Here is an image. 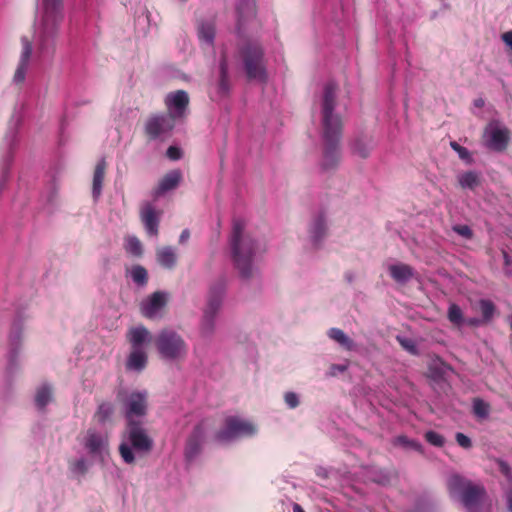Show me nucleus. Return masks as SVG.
Instances as JSON below:
<instances>
[{
  "label": "nucleus",
  "instance_id": "nucleus-1",
  "mask_svg": "<svg viewBox=\"0 0 512 512\" xmlns=\"http://www.w3.org/2000/svg\"><path fill=\"white\" fill-rule=\"evenodd\" d=\"M336 84L330 82L324 86L321 103V123L324 141L323 160L321 167L325 171L335 169L340 162V140L343 121L340 114L335 113Z\"/></svg>",
  "mask_w": 512,
  "mask_h": 512
},
{
  "label": "nucleus",
  "instance_id": "nucleus-2",
  "mask_svg": "<svg viewBox=\"0 0 512 512\" xmlns=\"http://www.w3.org/2000/svg\"><path fill=\"white\" fill-rule=\"evenodd\" d=\"M230 248L235 267L244 279L253 275V261L258 250L256 240L245 232V222L241 219L233 221L230 236Z\"/></svg>",
  "mask_w": 512,
  "mask_h": 512
},
{
  "label": "nucleus",
  "instance_id": "nucleus-3",
  "mask_svg": "<svg viewBox=\"0 0 512 512\" xmlns=\"http://www.w3.org/2000/svg\"><path fill=\"white\" fill-rule=\"evenodd\" d=\"M125 439L126 442L119 445V453L126 464H134L136 455L147 456L153 450L154 441L143 421L126 423Z\"/></svg>",
  "mask_w": 512,
  "mask_h": 512
},
{
  "label": "nucleus",
  "instance_id": "nucleus-4",
  "mask_svg": "<svg viewBox=\"0 0 512 512\" xmlns=\"http://www.w3.org/2000/svg\"><path fill=\"white\" fill-rule=\"evenodd\" d=\"M447 487L451 496H457L468 512H479L480 506L486 497L483 485L458 475H452L448 479Z\"/></svg>",
  "mask_w": 512,
  "mask_h": 512
},
{
  "label": "nucleus",
  "instance_id": "nucleus-5",
  "mask_svg": "<svg viewBox=\"0 0 512 512\" xmlns=\"http://www.w3.org/2000/svg\"><path fill=\"white\" fill-rule=\"evenodd\" d=\"M127 340L131 345V352L126 361L128 370L142 371L147 366L148 355L143 345L150 342L152 335L144 325L131 327L127 334Z\"/></svg>",
  "mask_w": 512,
  "mask_h": 512
},
{
  "label": "nucleus",
  "instance_id": "nucleus-6",
  "mask_svg": "<svg viewBox=\"0 0 512 512\" xmlns=\"http://www.w3.org/2000/svg\"><path fill=\"white\" fill-rule=\"evenodd\" d=\"M224 293L225 284L223 281H219L210 287L200 324V334L203 338H211L216 331V318L222 307Z\"/></svg>",
  "mask_w": 512,
  "mask_h": 512
},
{
  "label": "nucleus",
  "instance_id": "nucleus-7",
  "mask_svg": "<svg viewBox=\"0 0 512 512\" xmlns=\"http://www.w3.org/2000/svg\"><path fill=\"white\" fill-rule=\"evenodd\" d=\"M155 346L161 358L183 360L188 354V345L183 337L172 329H162L155 337Z\"/></svg>",
  "mask_w": 512,
  "mask_h": 512
},
{
  "label": "nucleus",
  "instance_id": "nucleus-8",
  "mask_svg": "<svg viewBox=\"0 0 512 512\" xmlns=\"http://www.w3.org/2000/svg\"><path fill=\"white\" fill-rule=\"evenodd\" d=\"M241 58L246 76L249 80L267 81L264 49L258 42H249L242 47Z\"/></svg>",
  "mask_w": 512,
  "mask_h": 512
},
{
  "label": "nucleus",
  "instance_id": "nucleus-9",
  "mask_svg": "<svg viewBox=\"0 0 512 512\" xmlns=\"http://www.w3.org/2000/svg\"><path fill=\"white\" fill-rule=\"evenodd\" d=\"M117 401L121 405L126 423L142 421L148 412V393L146 391L119 390Z\"/></svg>",
  "mask_w": 512,
  "mask_h": 512
},
{
  "label": "nucleus",
  "instance_id": "nucleus-10",
  "mask_svg": "<svg viewBox=\"0 0 512 512\" xmlns=\"http://www.w3.org/2000/svg\"><path fill=\"white\" fill-rule=\"evenodd\" d=\"M256 431L253 423L236 416H229L225 419L224 428L215 434V439L219 442H228L236 438L252 436Z\"/></svg>",
  "mask_w": 512,
  "mask_h": 512
},
{
  "label": "nucleus",
  "instance_id": "nucleus-11",
  "mask_svg": "<svg viewBox=\"0 0 512 512\" xmlns=\"http://www.w3.org/2000/svg\"><path fill=\"white\" fill-rule=\"evenodd\" d=\"M61 0H43L42 35L40 49L43 50L48 38L54 36L57 24L62 19Z\"/></svg>",
  "mask_w": 512,
  "mask_h": 512
},
{
  "label": "nucleus",
  "instance_id": "nucleus-12",
  "mask_svg": "<svg viewBox=\"0 0 512 512\" xmlns=\"http://www.w3.org/2000/svg\"><path fill=\"white\" fill-rule=\"evenodd\" d=\"M173 115L153 114L145 123V134L149 140H155L160 135L171 131L174 128Z\"/></svg>",
  "mask_w": 512,
  "mask_h": 512
},
{
  "label": "nucleus",
  "instance_id": "nucleus-13",
  "mask_svg": "<svg viewBox=\"0 0 512 512\" xmlns=\"http://www.w3.org/2000/svg\"><path fill=\"white\" fill-rule=\"evenodd\" d=\"M161 211L150 202H144L140 208V219L148 235L158 236Z\"/></svg>",
  "mask_w": 512,
  "mask_h": 512
},
{
  "label": "nucleus",
  "instance_id": "nucleus-14",
  "mask_svg": "<svg viewBox=\"0 0 512 512\" xmlns=\"http://www.w3.org/2000/svg\"><path fill=\"white\" fill-rule=\"evenodd\" d=\"M189 101V95L184 90L169 93L165 98L168 115H173L174 120L177 117H182L188 108Z\"/></svg>",
  "mask_w": 512,
  "mask_h": 512
},
{
  "label": "nucleus",
  "instance_id": "nucleus-15",
  "mask_svg": "<svg viewBox=\"0 0 512 512\" xmlns=\"http://www.w3.org/2000/svg\"><path fill=\"white\" fill-rule=\"evenodd\" d=\"M167 304V296L162 291L152 293L148 299L141 304V313L148 319L160 316L161 311Z\"/></svg>",
  "mask_w": 512,
  "mask_h": 512
},
{
  "label": "nucleus",
  "instance_id": "nucleus-16",
  "mask_svg": "<svg viewBox=\"0 0 512 512\" xmlns=\"http://www.w3.org/2000/svg\"><path fill=\"white\" fill-rule=\"evenodd\" d=\"M82 443L90 455L97 456L105 450L108 441L102 433L90 428L87 430Z\"/></svg>",
  "mask_w": 512,
  "mask_h": 512
},
{
  "label": "nucleus",
  "instance_id": "nucleus-17",
  "mask_svg": "<svg viewBox=\"0 0 512 512\" xmlns=\"http://www.w3.org/2000/svg\"><path fill=\"white\" fill-rule=\"evenodd\" d=\"M205 430L202 423L196 425L188 437L185 446V457L188 460L195 458L201 451V446L204 441Z\"/></svg>",
  "mask_w": 512,
  "mask_h": 512
},
{
  "label": "nucleus",
  "instance_id": "nucleus-18",
  "mask_svg": "<svg viewBox=\"0 0 512 512\" xmlns=\"http://www.w3.org/2000/svg\"><path fill=\"white\" fill-rule=\"evenodd\" d=\"M22 52L19 60L18 67L15 71L13 81L16 84H22L25 80L26 70L32 54V43L27 37L21 38Z\"/></svg>",
  "mask_w": 512,
  "mask_h": 512
},
{
  "label": "nucleus",
  "instance_id": "nucleus-19",
  "mask_svg": "<svg viewBox=\"0 0 512 512\" xmlns=\"http://www.w3.org/2000/svg\"><path fill=\"white\" fill-rule=\"evenodd\" d=\"M237 31L242 33L247 22L253 20L256 15L255 0H240L237 7Z\"/></svg>",
  "mask_w": 512,
  "mask_h": 512
},
{
  "label": "nucleus",
  "instance_id": "nucleus-20",
  "mask_svg": "<svg viewBox=\"0 0 512 512\" xmlns=\"http://www.w3.org/2000/svg\"><path fill=\"white\" fill-rule=\"evenodd\" d=\"M510 141V131L507 128L495 127L489 133V139L486 146L496 152L504 151Z\"/></svg>",
  "mask_w": 512,
  "mask_h": 512
},
{
  "label": "nucleus",
  "instance_id": "nucleus-21",
  "mask_svg": "<svg viewBox=\"0 0 512 512\" xmlns=\"http://www.w3.org/2000/svg\"><path fill=\"white\" fill-rule=\"evenodd\" d=\"M182 180V173L175 169L166 173L159 181L157 187L154 188L152 194L154 198H158L167 191L175 189Z\"/></svg>",
  "mask_w": 512,
  "mask_h": 512
},
{
  "label": "nucleus",
  "instance_id": "nucleus-22",
  "mask_svg": "<svg viewBox=\"0 0 512 512\" xmlns=\"http://www.w3.org/2000/svg\"><path fill=\"white\" fill-rule=\"evenodd\" d=\"M156 260L160 266L172 270L177 264L176 250L171 246H163L156 249Z\"/></svg>",
  "mask_w": 512,
  "mask_h": 512
},
{
  "label": "nucleus",
  "instance_id": "nucleus-23",
  "mask_svg": "<svg viewBox=\"0 0 512 512\" xmlns=\"http://www.w3.org/2000/svg\"><path fill=\"white\" fill-rule=\"evenodd\" d=\"M390 276L399 283H405L414 276V271L408 264L400 263L389 267Z\"/></svg>",
  "mask_w": 512,
  "mask_h": 512
},
{
  "label": "nucleus",
  "instance_id": "nucleus-24",
  "mask_svg": "<svg viewBox=\"0 0 512 512\" xmlns=\"http://www.w3.org/2000/svg\"><path fill=\"white\" fill-rule=\"evenodd\" d=\"M106 161L104 159L100 160L95 167L94 175H93V185H92V194L95 199H98L102 192V185L106 172Z\"/></svg>",
  "mask_w": 512,
  "mask_h": 512
},
{
  "label": "nucleus",
  "instance_id": "nucleus-25",
  "mask_svg": "<svg viewBox=\"0 0 512 512\" xmlns=\"http://www.w3.org/2000/svg\"><path fill=\"white\" fill-rule=\"evenodd\" d=\"M327 232L326 221L322 215L317 216L310 228V236L315 244H318Z\"/></svg>",
  "mask_w": 512,
  "mask_h": 512
},
{
  "label": "nucleus",
  "instance_id": "nucleus-26",
  "mask_svg": "<svg viewBox=\"0 0 512 512\" xmlns=\"http://www.w3.org/2000/svg\"><path fill=\"white\" fill-rule=\"evenodd\" d=\"M328 336L346 350L351 351L354 349V341L348 337L341 329L331 328L328 331Z\"/></svg>",
  "mask_w": 512,
  "mask_h": 512
},
{
  "label": "nucleus",
  "instance_id": "nucleus-27",
  "mask_svg": "<svg viewBox=\"0 0 512 512\" xmlns=\"http://www.w3.org/2000/svg\"><path fill=\"white\" fill-rule=\"evenodd\" d=\"M114 414V406L110 402H102L98 405L97 410L94 414V419L100 423L104 424L111 420Z\"/></svg>",
  "mask_w": 512,
  "mask_h": 512
},
{
  "label": "nucleus",
  "instance_id": "nucleus-28",
  "mask_svg": "<svg viewBox=\"0 0 512 512\" xmlns=\"http://www.w3.org/2000/svg\"><path fill=\"white\" fill-rule=\"evenodd\" d=\"M220 79H219V91L223 94L229 90V76H228V62L226 55L223 54L219 64Z\"/></svg>",
  "mask_w": 512,
  "mask_h": 512
},
{
  "label": "nucleus",
  "instance_id": "nucleus-29",
  "mask_svg": "<svg viewBox=\"0 0 512 512\" xmlns=\"http://www.w3.org/2000/svg\"><path fill=\"white\" fill-rule=\"evenodd\" d=\"M458 181L462 188L471 190L475 189L480 184L479 175L473 171L463 173L459 176Z\"/></svg>",
  "mask_w": 512,
  "mask_h": 512
},
{
  "label": "nucleus",
  "instance_id": "nucleus-30",
  "mask_svg": "<svg viewBox=\"0 0 512 512\" xmlns=\"http://www.w3.org/2000/svg\"><path fill=\"white\" fill-rule=\"evenodd\" d=\"M51 399L52 388L49 385H43L38 388L35 396V402L40 409H44Z\"/></svg>",
  "mask_w": 512,
  "mask_h": 512
},
{
  "label": "nucleus",
  "instance_id": "nucleus-31",
  "mask_svg": "<svg viewBox=\"0 0 512 512\" xmlns=\"http://www.w3.org/2000/svg\"><path fill=\"white\" fill-rule=\"evenodd\" d=\"M125 250L127 253L135 257L143 255V246L136 236H128L125 240Z\"/></svg>",
  "mask_w": 512,
  "mask_h": 512
},
{
  "label": "nucleus",
  "instance_id": "nucleus-32",
  "mask_svg": "<svg viewBox=\"0 0 512 512\" xmlns=\"http://www.w3.org/2000/svg\"><path fill=\"white\" fill-rule=\"evenodd\" d=\"M448 320L455 326L460 327L464 324V317L461 308L455 304H450L447 313Z\"/></svg>",
  "mask_w": 512,
  "mask_h": 512
},
{
  "label": "nucleus",
  "instance_id": "nucleus-33",
  "mask_svg": "<svg viewBox=\"0 0 512 512\" xmlns=\"http://www.w3.org/2000/svg\"><path fill=\"white\" fill-rule=\"evenodd\" d=\"M198 35L201 41L212 44L215 37V27L212 23H202L198 28Z\"/></svg>",
  "mask_w": 512,
  "mask_h": 512
},
{
  "label": "nucleus",
  "instance_id": "nucleus-34",
  "mask_svg": "<svg viewBox=\"0 0 512 512\" xmlns=\"http://www.w3.org/2000/svg\"><path fill=\"white\" fill-rule=\"evenodd\" d=\"M131 277L133 281L139 286H145L148 282V272L146 268L141 265H134L132 267Z\"/></svg>",
  "mask_w": 512,
  "mask_h": 512
},
{
  "label": "nucleus",
  "instance_id": "nucleus-35",
  "mask_svg": "<svg viewBox=\"0 0 512 512\" xmlns=\"http://www.w3.org/2000/svg\"><path fill=\"white\" fill-rule=\"evenodd\" d=\"M473 412L479 418H486L490 412V405L480 398L473 400Z\"/></svg>",
  "mask_w": 512,
  "mask_h": 512
},
{
  "label": "nucleus",
  "instance_id": "nucleus-36",
  "mask_svg": "<svg viewBox=\"0 0 512 512\" xmlns=\"http://www.w3.org/2000/svg\"><path fill=\"white\" fill-rule=\"evenodd\" d=\"M69 469L73 474L83 476L88 471V465L85 459L80 458L69 461Z\"/></svg>",
  "mask_w": 512,
  "mask_h": 512
},
{
  "label": "nucleus",
  "instance_id": "nucleus-37",
  "mask_svg": "<svg viewBox=\"0 0 512 512\" xmlns=\"http://www.w3.org/2000/svg\"><path fill=\"white\" fill-rule=\"evenodd\" d=\"M479 307L485 321H489L495 312V305L490 300L482 299L479 302Z\"/></svg>",
  "mask_w": 512,
  "mask_h": 512
},
{
  "label": "nucleus",
  "instance_id": "nucleus-38",
  "mask_svg": "<svg viewBox=\"0 0 512 512\" xmlns=\"http://www.w3.org/2000/svg\"><path fill=\"white\" fill-rule=\"evenodd\" d=\"M450 146L458 154L460 159H462L463 161H465L469 164L472 163L473 160L471 157V153L469 152V150L467 148L461 146L456 141L450 142Z\"/></svg>",
  "mask_w": 512,
  "mask_h": 512
},
{
  "label": "nucleus",
  "instance_id": "nucleus-39",
  "mask_svg": "<svg viewBox=\"0 0 512 512\" xmlns=\"http://www.w3.org/2000/svg\"><path fill=\"white\" fill-rule=\"evenodd\" d=\"M353 153L361 158H367L370 154L371 148L362 140H356L352 146Z\"/></svg>",
  "mask_w": 512,
  "mask_h": 512
},
{
  "label": "nucleus",
  "instance_id": "nucleus-40",
  "mask_svg": "<svg viewBox=\"0 0 512 512\" xmlns=\"http://www.w3.org/2000/svg\"><path fill=\"white\" fill-rule=\"evenodd\" d=\"M425 439L429 444L436 447H442L445 444L444 437L435 431H427L425 433Z\"/></svg>",
  "mask_w": 512,
  "mask_h": 512
},
{
  "label": "nucleus",
  "instance_id": "nucleus-41",
  "mask_svg": "<svg viewBox=\"0 0 512 512\" xmlns=\"http://www.w3.org/2000/svg\"><path fill=\"white\" fill-rule=\"evenodd\" d=\"M396 443L399 445H402L404 447L412 448L414 450H418V451L421 450V445L418 442L412 441V440L408 439L406 436L397 437Z\"/></svg>",
  "mask_w": 512,
  "mask_h": 512
},
{
  "label": "nucleus",
  "instance_id": "nucleus-42",
  "mask_svg": "<svg viewBox=\"0 0 512 512\" xmlns=\"http://www.w3.org/2000/svg\"><path fill=\"white\" fill-rule=\"evenodd\" d=\"M453 231L466 239L473 237V231L468 225H455L453 226Z\"/></svg>",
  "mask_w": 512,
  "mask_h": 512
},
{
  "label": "nucleus",
  "instance_id": "nucleus-43",
  "mask_svg": "<svg viewBox=\"0 0 512 512\" xmlns=\"http://www.w3.org/2000/svg\"><path fill=\"white\" fill-rule=\"evenodd\" d=\"M285 403L291 409L296 408L299 405V399L296 393L287 392L284 396Z\"/></svg>",
  "mask_w": 512,
  "mask_h": 512
},
{
  "label": "nucleus",
  "instance_id": "nucleus-44",
  "mask_svg": "<svg viewBox=\"0 0 512 512\" xmlns=\"http://www.w3.org/2000/svg\"><path fill=\"white\" fill-rule=\"evenodd\" d=\"M455 438H456L458 445L461 446L462 448H465V449L471 448V446H472L471 439L468 436H466L465 434L458 432L456 434Z\"/></svg>",
  "mask_w": 512,
  "mask_h": 512
},
{
  "label": "nucleus",
  "instance_id": "nucleus-45",
  "mask_svg": "<svg viewBox=\"0 0 512 512\" xmlns=\"http://www.w3.org/2000/svg\"><path fill=\"white\" fill-rule=\"evenodd\" d=\"M499 471L508 479H512V470L508 463L503 460H498Z\"/></svg>",
  "mask_w": 512,
  "mask_h": 512
},
{
  "label": "nucleus",
  "instance_id": "nucleus-46",
  "mask_svg": "<svg viewBox=\"0 0 512 512\" xmlns=\"http://www.w3.org/2000/svg\"><path fill=\"white\" fill-rule=\"evenodd\" d=\"M166 155L169 159L171 160H178L181 158L182 156V152H181V149L176 147V146H170L168 147L167 151H166Z\"/></svg>",
  "mask_w": 512,
  "mask_h": 512
},
{
  "label": "nucleus",
  "instance_id": "nucleus-47",
  "mask_svg": "<svg viewBox=\"0 0 512 512\" xmlns=\"http://www.w3.org/2000/svg\"><path fill=\"white\" fill-rule=\"evenodd\" d=\"M397 340L398 342L400 343V345L405 348L406 350L412 352V353H415L416 352V348H415V345L414 343L412 342V340L410 339H407V338H401V337H397Z\"/></svg>",
  "mask_w": 512,
  "mask_h": 512
},
{
  "label": "nucleus",
  "instance_id": "nucleus-48",
  "mask_svg": "<svg viewBox=\"0 0 512 512\" xmlns=\"http://www.w3.org/2000/svg\"><path fill=\"white\" fill-rule=\"evenodd\" d=\"M347 370L346 365L333 364L330 367V375L335 376L338 372L342 373Z\"/></svg>",
  "mask_w": 512,
  "mask_h": 512
},
{
  "label": "nucleus",
  "instance_id": "nucleus-49",
  "mask_svg": "<svg viewBox=\"0 0 512 512\" xmlns=\"http://www.w3.org/2000/svg\"><path fill=\"white\" fill-rule=\"evenodd\" d=\"M502 40L503 42L512 48V31H508L502 34Z\"/></svg>",
  "mask_w": 512,
  "mask_h": 512
},
{
  "label": "nucleus",
  "instance_id": "nucleus-50",
  "mask_svg": "<svg viewBox=\"0 0 512 512\" xmlns=\"http://www.w3.org/2000/svg\"><path fill=\"white\" fill-rule=\"evenodd\" d=\"M190 237V232L188 229H184L179 237V243L183 244L185 243Z\"/></svg>",
  "mask_w": 512,
  "mask_h": 512
},
{
  "label": "nucleus",
  "instance_id": "nucleus-51",
  "mask_svg": "<svg viewBox=\"0 0 512 512\" xmlns=\"http://www.w3.org/2000/svg\"><path fill=\"white\" fill-rule=\"evenodd\" d=\"M507 503L509 510L512 512V490H510L507 494Z\"/></svg>",
  "mask_w": 512,
  "mask_h": 512
},
{
  "label": "nucleus",
  "instance_id": "nucleus-52",
  "mask_svg": "<svg viewBox=\"0 0 512 512\" xmlns=\"http://www.w3.org/2000/svg\"><path fill=\"white\" fill-rule=\"evenodd\" d=\"M485 102L482 98L475 99L474 105L478 108H482L484 106Z\"/></svg>",
  "mask_w": 512,
  "mask_h": 512
},
{
  "label": "nucleus",
  "instance_id": "nucleus-53",
  "mask_svg": "<svg viewBox=\"0 0 512 512\" xmlns=\"http://www.w3.org/2000/svg\"><path fill=\"white\" fill-rule=\"evenodd\" d=\"M293 512H305V511L303 510V508L298 503H295L293 505Z\"/></svg>",
  "mask_w": 512,
  "mask_h": 512
},
{
  "label": "nucleus",
  "instance_id": "nucleus-54",
  "mask_svg": "<svg viewBox=\"0 0 512 512\" xmlns=\"http://www.w3.org/2000/svg\"><path fill=\"white\" fill-rule=\"evenodd\" d=\"M479 320L478 319H470L468 320V324L471 325V326H476L479 324Z\"/></svg>",
  "mask_w": 512,
  "mask_h": 512
}]
</instances>
